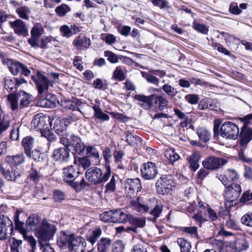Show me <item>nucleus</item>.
<instances>
[{
  "instance_id": "obj_62",
  "label": "nucleus",
  "mask_w": 252,
  "mask_h": 252,
  "mask_svg": "<svg viewBox=\"0 0 252 252\" xmlns=\"http://www.w3.org/2000/svg\"><path fill=\"white\" fill-rule=\"evenodd\" d=\"M86 151L88 154H89L94 158H99V152L93 146H88L86 148Z\"/></svg>"
},
{
  "instance_id": "obj_58",
  "label": "nucleus",
  "mask_w": 252,
  "mask_h": 252,
  "mask_svg": "<svg viewBox=\"0 0 252 252\" xmlns=\"http://www.w3.org/2000/svg\"><path fill=\"white\" fill-rule=\"evenodd\" d=\"M182 231L192 236H197V228L196 226L185 227L183 228Z\"/></svg>"
},
{
  "instance_id": "obj_31",
  "label": "nucleus",
  "mask_w": 252,
  "mask_h": 252,
  "mask_svg": "<svg viewBox=\"0 0 252 252\" xmlns=\"http://www.w3.org/2000/svg\"><path fill=\"white\" fill-rule=\"evenodd\" d=\"M22 145L24 148L25 153L26 155H30V152L33 147V139L32 137H26L22 141Z\"/></svg>"
},
{
  "instance_id": "obj_22",
  "label": "nucleus",
  "mask_w": 252,
  "mask_h": 252,
  "mask_svg": "<svg viewBox=\"0 0 252 252\" xmlns=\"http://www.w3.org/2000/svg\"><path fill=\"white\" fill-rule=\"evenodd\" d=\"M38 80L35 81L36 87L38 89V93L41 94L45 90H47L48 88L49 81L42 75L41 73L37 74Z\"/></svg>"
},
{
  "instance_id": "obj_8",
  "label": "nucleus",
  "mask_w": 252,
  "mask_h": 252,
  "mask_svg": "<svg viewBox=\"0 0 252 252\" xmlns=\"http://www.w3.org/2000/svg\"><path fill=\"white\" fill-rule=\"evenodd\" d=\"M56 230L55 225L43 220L41 225L36 230V235L40 241L46 242L52 239Z\"/></svg>"
},
{
  "instance_id": "obj_34",
  "label": "nucleus",
  "mask_w": 252,
  "mask_h": 252,
  "mask_svg": "<svg viewBox=\"0 0 252 252\" xmlns=\"http://www.w3.org/2000/svg\"><path fill=\"white\" fill-rule=\"evenodd\" d=\"M177 244L180 248L181 252H189L191 248L190 243L184 238H180L177 239Z\"/></svg>"
},
{
  "instance_id": "obj_63",
  "label": "nucleus",
  "mask_w": 252,
  "mask_h": 252,
  "mask_svg": "<svg viewBox=\"0 0 252 252\" xmlns=\"http://www.w3.org/2000/svg\"><path fill=\"white\" fill-rule=\"evenodd\" d=\"M32 36L38 38L41 34V27L38 25H34L31 31Z\"/></svg>"
},
{
  "instance_id": "obj_10",
  "label": "nucleus",
  "mask_w": 252,
  "mask_h": 252,
  "mask_svg": "<svg viewBox=\"0 0 252 252\" xmlns=\"http://www.w3.org/2000/svg\"><path fill=\"white\" fill-rule=\"evenodd\" d=\"M242 192L241 187L238 184L233 183L226 187L224 197L226 202L232 203L236 201Z\"/></svg>"
},
{
  "instance_id": "obj_54",
  "label": "nucleus",
  "mask_w": 252,
  "mask_h": 252,
  "mask_svg": "<svg viewBox=\"0 0 252 252\" xmlns=\"http://www.w3.org/2000/svg\"><path fill=\"white\" fill-rule=\"evenodd\" d=\"M104 54L110 63H115L118 62V58L117 55L109 51H106Z\"/></svg>"
},
{
  "instance_id": "obj_12",
  "label": "nucleus",
  "mask_w": 252,
  "mask_h": 252,
  "mask_svg": "<svg viewBox=\"0 0 252 252\" xmlns=\"http://www.w3.org/2000/svg\"><path fill=\"white\" fill-rule=\"evenodd\" d=\"M111 246V241L109 238H102L97 242V249L99 252H107ZM124 247L120 243H116L112 252H123Z\"/></svg>"
},
{
  "instance_id": "obj_44",
  "label": "nucleus",
  "mask_w": 252,
  "mask_h": 252,
  "mask_svg": "<svg viewBox=\"0 0 252 252\" xmlns=\"http://www.w3.org/2000/svg\"><path fill=\"white\" fill-rule=\"evenodd\" d=\"M16 85L15 80H13L9 77L5 78L4 87L8 92H14L16 89Z\"/></svg>"
},
{
  "instance_id": "obj_20",
  "label": "nucleus",
  "mask_w": 252,
  "mask_h": 252,
  "mask_svg": "<svg viewBox=\"0 0 252 252\" xmlns=\"http://www.w3.org/2000/svg\"><path fill=\"white\" fill-rule=\"evenodd\" d=\"M73 45L78 50H85L88 49L91 45V40L85 36H78L76 37L73 41Z\"/></svg>"
},
{
  "instance_id": "obj_42",
  "label": "nucleus",
  "mask_w": 252,
  "mask_h": 252,
  "mask_svg": "<svg viewBox=\"0 0 252 252\" xmlns=\"http://www.w3.org/2000/svg\"><path fill=\"white\" fill-rule=\"evenodd\" d=\"M81 104V102L77 99L74 100H68L64 102V107L65 108L73 110H79V106Z\"/></svg>"
},
{
  "instance_id": "obj_2",
  "label": "nucleus",
  "mask_w": 252,
  "mask_h": 252,
  "mask_svg": "<svg viewBox=\"0 0 252 252\" xmlns=\"http://www.w3.org/2000/svg\"><path fill=\"white\" fill-rule=\"evenodd\" d=\"M221 121L217 119L214 121L213 131L215 138L219 136L226 139H236L239 135V129L238 126L231 122H227L221 126Z\"/></svg>"
},
{
  "instance_id": "obj_4",
  "label": "nucleus",
  "mask_w": 252,
  "mask_h": 252,
  "mask_svg": "<svg viewBox=\"0 0 252 252\" xmlns=\"http://www.w3.org/2000/svg\"><path fill=\"white\" fill-rule=\"evenodd\" d=\"M111 175V169L109 166H107L106 171L103 172L98 167H92L89 168L85 173L87 180L94 184L97 185L106 182Z\"/></svg>"
},
{
  "instance_id": "obj_53",
  "label": "nucleus",
  "mask_w": 252,
  "mask_h": 252,
  "mask_svg": "<svg viewBox=\"0 0 252 252\" xmlns=\"http://www.w3.org/2000/svg\"><path fill=\"white\" fill-rule=\"evenodd\" d=\"M112 210L106 211L101 214L99 216L100 220L104 222H112Z\"/></svg>"
},
{
  "instance_id": "obj_33",
  "label": "nucleus",
  "mask_w": 252,
  "mask_h": 252,
  "mask_svg": "<svg viewBox=\"0 0 252 252\" xmlns=\"http://www.w3.org/2000/svg\"><path fill=\"white\" fill-rule=\"evenodd\" d=\"M127 221L133 226L139 227H143L145 224L144 219L134 217L132 215H128Z\"/></svg>"
},
{
  "instance_id": "obj_56",
  "label": "nucleus",
  "mask_w": 252,
  "mask_h": 252,
  "mask_svg": "<svg viewBox=\"0 0 252 252\" xmlns=\"http://www.w3.org/2000/svg\"><path fill=\"white\" fill-rule=\"evenodd\" d=\"M193 27L195 30L204 34H207L208 32V29L205 26L195 22L193 23Z\"/></svg>"
},
{
  "instance_id": "obj_11",
  "label": "nucleus",
  "mask_w": 252,
  "mask_h": 252,
  "mask_svg": "<svg viewBox=\"0 0 252 252\" xmlns=\"http://www.w3.org/2000/svg\"><path fill=\"white\" fill-rule=\"evenodd\" d=\"M141 188V182L138 178L128 179L125 182L126 193L130 198H134Z\"/></svg>"
},
{
  "instance_id": "obj_43",
  "label": "nucleus",
  "mask_w": 252,
  "mask_h": 252,
  "mask_svg": "<svg viewBox=\"0 0 252 252\" xmlns=\"http://www.w3.org/2000/svg\"><path fill=\"white\" fill-rule=\"evenodd\" d=\"M16 12L20 18L28 20L29 18V14L30 13V10L26 6L18 7Z\"/></svg>"
},
{
  "instance_id": "obj_47",
  "label": "nucleus",
  "mask_w": 252,
  "mask_h": 252,
  "mask_svg": "<svg viewBox=\"0 0 252 252\" xmlns=\"http://www.w3.org/2000/svg\"><path fill=\"white\" fill-rule=\"evenodd\" d=\"M141 73L142 76L145 78L148 82L153 84L156 86L158 85L159 80L158 78L152 74H149L145 72H142Z\"/></svg>"
},
{
  "instance_id": "obj_49",
  "label": "nucleus",
  "mask_w": 252,
  "mask_h": 252,
  "mask_svg": "<svg viewBox=\"0 0 252 252\" xmlns=\"http://www.w3.org/2000/svg\"><path fill=\"white\" fill-rule=\"evenodd\" d=\"M11 252H19L18 248L22 244V241L12 238L9 240Z\"/></svg>"
},
{
  "instance_id": "obj_7",
  "label": "nucleus",
  "mask_w": 252,
  "mask_h": 252,
  "mask_svg": "<svg viewBox=\"0 0 252 252\" xmlns=\"http://www.w3.org/2000/svg\"><path fill=\"white\" fill-rule=\"evenodd\" d=\"M157 192L164 195L170 193L175 188V184L170 176L164 175L156 184Z\"/></svg>"
},
{
  "instance_id": "obj_48",
  "label": "nucleus",
  "mask_w": 252,
  "mask_h": 252,
  "mask_svg": "<svg viewBox=\"0 0 252 252\" xmlns=\"http://www.w3.org/2000/svg\"><path fill=\"white\" fill-rule=\"evenodd\" d=\"M70 8L66 4H62L56 8L55 12L60 17L64 16L66 13L70 11Z\"/></svg>"
},
{
  "instance_id": "obj_32",
  "label": "nucleus",
  "mask_w": 252,
  "mask_h": 252,
  "mask_svg": "<svg viewBox=\"0 0 252 252\" xmlns=\"http://www.w3.org/2000/svg\"><path fill=\"white\" fill-rule=\"evenodd\" d=\"M164 156L169 160V162L173 163L180 158L179 156L175 152L173 149H167L164 153Z\"/></svg>"
},
{
  "instance_id": "obj_45",
  "label": "nucleus",
  "mask_w": 252,
  "mask_h": 252,
  "mask_svg": "<svg viewBox=\"0 0 252 252\" xmlns=\"http://www.w3.org/2000/svg\"><path fill=\"white\" fill-rule=\"evenodd\" d=\"M162 89L168 96L171 98L175 96L177 93L175 89L168 84H164L162 87Z\"/></svg>"
},
{
  "instance_id": "obj_60",
  "label": "nucleus",
  "mask_w": 252,
  "mask_h": 252,
  "mask_svg": "<svg viewBox=\"0 0 252 252\" xmlns=\"http://www.w3.org/2000/svg\"><path fill=\"white\" fill-rule=\"evenodd\" d=\"M65 198V194L58 190L54 192V199L56 202H61Z\"/></svg>"
},
{
  "instance_id": "obj_15",
  "label": "nucleus",
  "mask_w": 252,
  "mask_h": 252,
  "mask_svg": "<svg viewBox=\"0 0 252 252\" xmlns=\"http://www.w3.org/2000/svg\"><path fill=\"white\" fill-rule=\"evenodd\" d=\"M13 229L12 221L4 215L0 216V240L5 239L7 237V229Z\"/></svg>"
},
{
  "instance_id": "obj_18",
  "label": "nucleus",
  "mask_w": 252,
  "mask_h": 252,
  "mask_svg": "<svg viewBox=\"0 0 252 252\" xmlns=\"http://www.w3.org/2000/svg\"><path fill=\"white\" fill-rule=\"evenodd\" d=\"M74 237V234H67L64 232H61L57 239V245L61 248H69Z\"/></svg>"
},
{
  "instance_id": "obj_52",
  "label": "nucleus",
  "mask_w": 252,
  "mask_h": 252,
  "mask_svg": "<svg viewBox=\"0 0 252 252\" xmlns=\"http://www.w3.org/2000/svg\"><path fill=\"white\" fill-rule=\"evenodd\" d=\"M116 189V180L114 176L112 177L110 182L105 186V193H111Z\"/></svg>"
},
{
  "instance_id": "obj_23",
  "label": "nucleus",
  "mask_w": 252,
  "mask_h": 252,
  "mask_svg": "<svg viewBox=\"0 0 252 252\" xmlns=\"http://www.w3.org/2000/svg\"><path fill=\"white\" fill-rule=\"evenodd\" d=\"M113 223H125L127 221L128 215L120 210H112Z\"/></svg>"
},
{
  "instance_id": "obj_27",
  "label": "nucleus",
  "mask_w": 252,
  "mask_h": 252,
  "mask_svg": "<svg viewBox=\"0 0 252 252\" xmlns=\"http://www.w3.org/2000/svg\"><path fill=\"white\" fill-rule=\"evenodd\" d=\"M101 230L99 227H95L94 229L90 230L89 233L86 236V240L89 242L92 245H94L98 238L101 235Z\"/></svg>"
},
{
  "instance_id": "obj_37",
  "label": "nucleus",
  "mask_w": 252,
  "mask_h": 252,
  "mask_svg": "<svg viewBox=\"0 0 252 252\" xmlns=\"http://www.w3.org/2000/svg\"><path fill=\"white\" fill-rule=\"evenodd\" d=\"M93 108L94 112V116L95 117L103 121L109 120V116L107 114L104 113L99 106L95 105L93 106Z\"/></svg>"
},
{
  "instance_id": "obj_13",
  "label": "nucleus",
  "mask_w": 252,
  "mask_h": 252,
  "mask_svg": "<svg viewBox=\"0 0 252 252\" xmlns=\"http://www.w3.org/2000/svg\"><path fill=\"white\" fill-rule=\"evenodd\" d=\"M49 119L48 117L43 116L41 114L35 115L32 121V125L42 134L47 130L48 128Z\"/></svg>"
},
{
  "instance_id": "obj_14",
  "label": "nucleus",
  "mask_w": 252,
  "mask_h": 252,
  "mask_svg": "<svg viewBox=\"0 0 252 252\" xmlns=\"http://www.w3.org/2000/svg\"><path fill=\"white\" fill-rule=\"evenodd\" d=\"M141 172L142 177L146 180L153 179L158 174L155 164L150 162L143 164Z\"/></svg>"
},
{
  "instance_id": "obj_64",
  "label": "nucleus",
  "mask_w": 252,
  "mask_h": 252,
  "mask_svg": "<svg viewBox=\"0 0 252 252\" xmlns=\"http://www.w3.org/2000/svg\"><path fill=\"white\" fill-rule=\"evenodd\" d=\"M79 164L84 168H88L91 165L90 160L86 157H83L79 158Z\"/></svg>"
},
{
  "instance_id": "obj_25",
  "label": "nucleus",
  "mask_w": 252,
  "mask_h": 252,
  "mask_svg": "<svg viewBox=\"0 0 252 252\" xmlns=\"http://www.w3.org/2000/svg\"><path fill=\"white\" fill-rule=\"evenodd\" d=\"M200 159V155L197 152H194L191 155L189 156L187 159L189 163V167L194 171H195L199 166L198 161Z\"/></svg>"
},
{
  "instance_id": "obj_41",
  "label": "nucleus",
  "mask_w": 252,
  "mask_h": 252,
  "mask_svg": "<svg viewBox=\"0 0 252 252\" xmlns=\"http://www.w3.org/2000/svg\"><path fill=\"white\" fill-rule=\"evenodd\" d=\"M197 133L200 140L204 142H207L210 139V133L206 129L199 128L197 129Z\"/></svg>"
},
{
  "instance_id": "obj_28",
  "label": "nucleus",
  "mask_w": 252,
  "mask_h": 252,
  "mask_svg": "<svg viewBox=\"0 0 252 252\" xmlns=\"http://www.w3.org/2000/svg\"><path fill=\"white\" fill-rule=\"evenodd\" d=\"M41 219L40 217L35 214L30 216L27 220L26 225L30 229L36 230L37 229V226L40 223Z\"/></svg>"
},
{
  "instance_id": "obj_35",
  "label": "nucleus",
  "mask_w": 252,
  "mask_h": 252,
  "mask_svg": "<svg viewBox=\"0 0 252 252\" xmlns=\"http://www.w3.org/2000/svg\"><path fill=\"white\" fill-rule=\"evenodd\" d=\"M126 135V140L129 145L135 146L141 142V138L136 135H133L131 132L127 131Z\"/></svg>"
},
{
  "instance_id": "obj_55",
  "label": "nucleus",
  "mask_w": 252,
  "mask_h": 252,
  "mask_svg": "<svg viewBox=\"0 0 252 252\" xmlns=\"http://www.w3.org/2000/svg\"><path fill=\"white\" fill-rule=\"evenodd\" d=\"M60 30L63 36L68 38L72 35L70 28L67 25L61 26Z\"/></svg>"
},
{
  "instance_id": "obj_51",
  "label": "nucleus",
  "mask_w": 252,
  "mask_h": 252,
  "mask_svg": "<svg viewBox=\"0 0 252 252\" xmlns=\"http://www.w3.org/2000/svg\"><path fill=\"white\" fill-rule=\"evenodd\" d=\"M241 222L246 226L252 227V213H248L243 216Z\"/></svg>"
},
{
  "instance_id": "obj_46",
  "label": "nucleus",
  "mask_w": 252,
  "mask_h": 252,
  "mask_svg": "<svg viewBox=\"0 0 252 252\" xmlns=\"http://www.w3.org/2000/svg\"><path fill=\"white\" fill-rule=\"evenodd\" d=\"M14 221L16 229L18 230L22 235L27 232L26 229L24 227V223L19 220V215L17 213L15 214Z\"/></svg>"
},
{
  "instance_id": "obj_16",
  "label": "nucleus",
  "mask_w": 252,
  "mask_h": 252,
  "mask_svg": "<svg viewBox=\"0 0 252 252\" xmlns=\"http://www.w3.org/2000/svg\"><path fill=\"white\" fill-rule=\"evenodd\" d=\"M86 242L81 236H75L68 248L70 252H85Z\"/></svg>"
},
{
  "instance_id": "obj_3",
  "label": "nucleus",
  "mask_w": 252,
  "mask_h": 252,
  "mask_svg": "<svg viewBox=\"0 0 252 252\" xmlns=\"http://www.w3.org/2000/svg\"><path fill=\"white\" fill-rule=\"evenodd\" d=\"M8 99L12 110L19 111L29 106L32 100V96L24 91H21L16 94H9Z\"/></svg>"
},
{
  "instance_id": "obj_6",
  "label": "nucleus",
  "mask_w": 252,
  "mask_h": 252,
  "mask_svg": "<svg viewBox=\"0 0 252 252\" xmlns=\"http://www.w3.org/2000/svg\"><path fill=\"white\" fill-rule=\"evenodd\" d=\"M0 58L3 64L8 67L9 70L14 75H17L19 73L28 76L31 73V71L24 64L19 62L6 58L3 53H0Z\"/></svg>"
},
{
  "instance_id": "obj_1",
  "label": "nucleus",
  "mask_w": 252,
  "mask_h": 252,
  "mask_svg": "<svg viewBox=\"0 0 252 252\" xmlns=\"http://www.w3.org/2000/svg\"><path fill=\"white\" fill-rule=\"evenodd\" d=\"M62 177L63 181L77 191L81 190L88 186L82 173L79 171L77 167L73 165L64 167L63 169Z\"/></svg>"
},
{
  "instance_id": "obj_29",
  "label": "nucleus",
  "mask_w": 252,
  "mask_h": 252,
  "mask_svg": "<svg viewBox=\"0 0 252 252\" xmlns=\"http://www.w3.org/2000/svg\"><path fill=\"white\" fill-rule=\"evenodd\" d=\"M38 103L41 107L47 108L54 107L56 105V97L48 94L45 98L40 100Z\"/></svg>"
},
{
  "instance_id": "obj_57",
  "label": "nucleus",
  "mask_w": 252,
  "mask_h": 252,
  "mask_svg": "<svg viewBox=\"0 0 252 252\" xmlns=\"http://www.w3.org/2000/svg\"><path fill=\"white\" fill-rule=\"evenodd\" d=\"M251 200H252V192L249 190H247L243 193L240 201L242 203H246Z\"/></svg>"
},
{
  "instance_id": "obj_30",
  "label": "nucleus",
  "mask_w": 252,
  "mask_h": 252,
  "mask_svg": "<svg viewBox=\"0 0 252 252\" xmlns=\"http://www.w3.org/2000/svg\"><path fill=\"white\" fill-rule=\"evenodd\" d=\"M10 122L9 116L3 113L2 111L0 113V135L9 126Z\"/></svg>"
},
{
  "instance_id": "obj_36",
  "label": "nucleus",
  "mask_w": 252,
  "mask_h": 252,
  "mask_svg": "<svg viewBox=\"0 0 252 252\" xmlns=\"http://www.w3.org/2000/svg\"><path fill=\"white\" fill-rule=\"evenodd\" d=\"M27 156L30 158L38 162H42L44 161L46 158L45 155L43 153H41L40 151L37 150L31 151L30 152V155Z\"/></svg>"
},
{
  "instance_id": "obj_24",
  "label": "nucleus",
  "mask_w": 252,
  "mask_h": 252,
  "mask_svg": "<svg viewBox=\"0 0 252 252\" xmlns=\"http://www.w3.org/2000/svg\"><path fill=\"white\" fill-rule=\"evenodd\" d=\"M67 125L64 120H57L55 123L54 128L56 132L62 136H68V133L66 132Z\"/></svg>"
},
{
  "instance_id": "obj_21",
  "label": "nucleus",
  "mask_w": 252,
  "mask_h": 252,
  "mask_svg": "<svg viewBox=\"0 0 252 252\" xmlns=\"http://www.w3.org/2000/svg\"><path fill=\"white\" fill-rule=\"evenodd\" d=\"M10 25L16 33L19 35L26 36L28 34V29L25 23L21 20H17L10 23Z\"/></svg>"
},
{
  "instance_id": "obj_50",
  "label": "nucleus",
  "mask_w": 252,
  "mask_h": 252,
  "mask_svg": "<svg viewBox=\"0 0 252 252\" xmlns=\"http://www.w3.org/2000/svg\"><path fill=\"white\" fill-rule=\"evenodd\" d=\"M147 247V244L141 242L134 245L131 252H148Z\"/></svg>"
},
{
  "instance_id": "obj_39",
  "label": "nucleus",
  "mask_w": 252,
  "mask_h": 252,
  "mask_svg": "<svg viewBox=\"0 0 252 252\" xmlns=\"http://www.w3.org/2000/svg\"><path fill=\"white\" fill-rule=\"evenodd\" d=\"M0 171L2 172L3 176L7 179L8 180L10 181H14L16 179V178L20 175L19 173L15 172V170H14V172H13V169L10 171L9 170H5L3 168H0Z\"/></svg>"
},
{
  "instance_id": "obj_61",
  "label": "nucleus",
  "mask_w": 252,
  "mask_h": 252,
  "mask_svg": "<svg viewBox=\"0 0 252 252\" xmlns=\"http://www.w3.org/2000/svg\"><path fill=\"white\" fill-rule=\"evenodd\" d=\"M186 100L191 104H197L199 100L198 96L196 94H188L185 97Z\"/></svg>"
},
{
  "instance_id": "obj_17",
  "label": "nucleus",
  "mask_w": 252,
  "mask_h": 252,
  "mask_svg": "<svg viewBox=\"0 0 252 252\" xmlns=\"http://www.w3.org/2000/svg\"><path fill=\"white\" fill-rule=\"evenodd\" d=\"M70 152L67 147H61L54 151L52 157L56 160L67 161L69 158Z\"/></svg>"
},
{
  "instance_id": "obj_38",
  "label": "nucleus",
  "mask_w": 252,
  "mask_h": 252,
  "mask_svg": "<svg viewBox=\"0 0 252 252\" xmlns=\"http://www.w3.org/2000/svg\"><path fill=\"white\" fill-rule=\"evenodd\" d=\"M113 78L115 80L120 81H124L126 79V77L123 69L121 66H117L113 73Z\"/></svg>"
},
{
  "instance_id": "obj_9",
  "label": "nucleus",
  "mask_w": 252,
  "mask_h": 252,
  "mask_svg": "<svg viewBox=\"0 0 252 252\" xmlns=\"http://www.w3.org/2000/svg\"><path fill=\"white\" fill-rule=\"evenodd\" d=\"M228 160L224 158L210 156L202 161V165L205 169L217 170L226 164Z\"/></svg>"
},
{
  "instance_id": "obj_19",
  "label": "nucleus",
  "mask_w": 252,
  "mask_h": 252,
  "mask_svg": "<svg viewBox=\"0 0 252 252\" xmlns=\"http://www.w3.org/2000/svg\"><path fill=\"white\" fill-rule=\"evenodd\" d=\"M241 139L240 144L242 148H245L246 145L252 139V128L243 126L240 133Z\"/></svg>"
},
{
  "instance_id": "obj_59",
  "label": "nucleus",
  "mask_w": 252,
  "mask_h": 252,
  "mask_svg": "<svg viewBox=\"0 0 252 252\" xmlns=\"http://www.w3.org/2000/svg\"><path fill=\"white\" fill-rule=\"evenodd\" d=\"M42 177V175L36 170H31L30 173V178L34 181L37 182L39 181V179Z\"/></svg>"
},
{
  "instance_id": "obj_40",
  "label": "nucleus",
  "mask_w": 252,
  "mask_h": 252,
  "mask_svg": "<svg viewBox=\"0 0 252 252\" xmlns=\"http://www.w3.org/2000/svg\"><path fill=\"white\" fill-rule=\"evenodd\" d=\"M7 160L14 165H17L22 163L24 160L23 154L17 155L13 156H9L7 158Z\"/></svg>"
},
{
  "instance_id": "obj_26",
  "label": "nucleus",
  "mask_w": 252,
  "mask_h": 252,
  "mask_svg": "<svg viewBox=\"0 0 252 252\" xmlns=\"http://www.w3.org/2000/svg\"><path fill=\"white\" fill-rule=\"evenodd\" d=\"M72 146H74L75 151L79 154H81L84 151L85 146L81 139L78 136L72 134L71 135Z\"/></svg>"
},
{
  "instance_id": "obj_5",
  "label": "nucleus",
  "mask_w": 252,
  "mask_h": 252,
  "mask_svg": "<svg viewBox=\"0 0 252 252\" xmlns=\"http://www.w3.org/2000/svg\"><path fill=\"white\" fill-rule=\"evenodd\" d=\"M134 98L147 103L149 108L153 105V101H154L155 104L158 107L159 110L161 111L166 107L168 104V100L167 98L162 95L152 94L149 96L144 95H135Z\"/></svg>"
}]
</instances>
